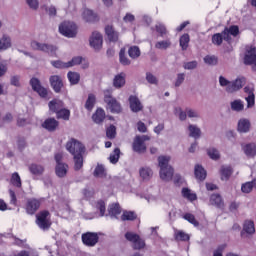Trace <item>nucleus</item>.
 Masks as SVG:
<instances>
[{"label":"nucleus","instance_id":"72a5a7b5","mask_svg":"<svg viewBox=\"0 0 256 256\" xmlns=\"http://www.w3.org/2000/svg\"><path fill=\"white\" fill-rule=\"evenodd\" d=\"M189 136L194 139H199L201 137V128L197 125L190 124L188 126Z\"/></svg>","mask_w":256,"mask_h":256},{"label":"nucleus","instance_id":"1a4fd4ad","mask_svg":"<svg viewBox=\"0 0 256 256\" xmlns=\"http://www.w3.org/2000/svg\"><path fill=\"white\" fill-rule=\"evenodd\" d=\"M89 43L92 49H95V51H100V49L103 47V35H101V33L98 31L92 32L89 38Z\"/></svg>","mask_w":256,"mask_h":256},{"label":"nucleus","instance_id":"6e6552de","mask_svg":"<svg viewBox=\"0 0 256 256\" xmlns=\"http://www.w3.org/2000/svg\"><path fill=\"white\" fill-rule=\"evenodd\" d=\"M125 237L127 241H130V243H133V249L141 250L145 248V240L141 239L139 235L133 232H127L125 234Z\"/></svg>","mask_w":256,"mask_h":256},{"label":"nucleus","instance_id":"4d7b16f0","mask_svg":"<svg viewBox=\"0 0 256 256\" xmlns=\"http://www.w3.org/2000/svg\"><path fill=\"white\" fill-rule=\"evenodd\" d=\"M186 114L189 117V119H199V117H201V114H199V111L191 108L186 109Z\"/></svg>","mask_w":256,"mask_h":256},{"label":"nucleus","instance_id":"a878e982","mask_svg":"<svg viewBox=\"0 0 256 256\" xmlns=\"http://www.w3.org/2000/svg\"><path fill=\"white\" fill-rule=\"evenodd\" d=\"M224 40L229 41V35H233V37H237L239 35V27L238 26H231L230 28H226L223 31Z\"/></svg>","mask_w":256,"mask_h":256},{"label":"nucleus","instance_id":"e433bc0d","mask_svg":"<svg viewBox=\"0 0 256 256\" xmlns=\"http://www.w3.org/2000/svg\"><path fill=\"white\" fill-rule=\"evenodd\" d=\"M243 231L248 235H253L255 233V223L253 220H246L243 225Z\"/></svg>","mask_w":256,"mask_h":256},{"label":"nucleus","instance_id":"b1692460","mask_svg":"<svg viewBox=\"0 0 256 256\" xmlns=\"http://www.w3.org/2000/svg\"><path fill=\"white\" fill-rule=\"evenodd\" d=\"M242 150L247 157H255L256 155V144L249 143L242 146Z\"/></svg>","mask_w":256,"mask_h":256},{"label":"nucleus","instance_id":"13d9d810","mask_svg":"<svg viewBox=\"0 0 256 256\" xmlns=\"http://www.w3.org/2000/svg\"><path fill=\"white\" fill-rule=\"evenodd\" d=\"M119 57H120V63L122 65H131V60L125 57V48H122L120 50Z\"/></svg>","mask_w":256,"mask_h":256},{"label":"nucleus","instance_id":"c756f323","mask_svg":"<svg viewBox=\"0 0 256 256\" xmlns=\"http://www.w3.org/2000/svg\"><path fill=\"white\" fill-rule=\"evenodd\" d=\"M171 39L161 40L155 43V49H159L160 51H167V49H171Z\"/></svg>","mask_w":256,"mask_h":256},{"label":"nucleus","instance_id":"9d476101","mask_svg":"<svg viewBox=\"0 0 256 256\" xmlns=\"http://www.w3.org/2000/svg\"><path fill=\"white\" fill-rule=\"evenodd\" d=\"M245 83H247L245 77H238L237 79L231 82V85L228 88H226V92L237 93V91H241V89L245 87Z\"/></svg>","mask_w":256,"mask_h":256},{"label":"nucleus","instance_id":"423d86ee","mask_svg":"<svg viewBox=\"0 0 256 256\" xmlns=\"http://www.w3.org/2000/svg\"><path fill=\"white\" fill-rule=\"evenodd\" d=\"M145 141H149V136H136L132 144L133 151L136 153H145L147 151V145H145Z\"/></svg>","mask_w":256,"mask_h":256},{"label":"nucleus","instance_id":"bb28decb","mask_svg":"<svg viewBox=\"0 0 256 256\" xmlns=\"http://www.w3.org/2000/svg\"><path fill=\"white\" fill-rule=\"evenodd\" d=\"M105 31L109 41L115 42L119 40V33L115 31L113 26H106Z\"/></svg>","mask_w":256,"mask_h":256},{"label":"nucleus","instance_id":"20e7f679","mask_svg":"<svg viewBox=\"0 0 256 256\" xmlns=\"http://www.w3.org/2000/svg\"><path fill=\"white\" fill-rule=\"evenodd\" d=\"M30 47L34 51H42V53H48V55H55V52L57 51V48L55 46L46 43H41L37 40H33L30 43Z\"/></svg>","mask_w":256,"mask_h":256},{"label":"nucleus","instance_id":"7ed1b4c3","mask_svg":"<svg viewBox=\"0 0 256 256\" xmlns=\"http://www.w3.org/2000/svg\"><path fill=\"white\" fill-rule=\"evenodd\" d=\"M59 32L61 35H64V37H77V25H75L73 22L65 21L60 24Z\"/></svg>","mask_w":256,"mask_h":256},{"label":"nucleus","instance_id":"412c9836","mask_svg":"<svg viewBox=\"0 0 256 256\" xmlns=\"http://www.w3.org/2000/svg\"><path fill=\"white\" fill-rule=\"evenodd\" d=\"M68 171H69V165H67L66 163L56 164L55 173L57 177H60V178L66 177Z\"/></svg>","mask_w":256,"mask_h":256},{"label":"nucleus","instance_id":"ea45409f","mask_svg":"<svg viewBox=\"0 0 256 256\" xmlns=\"http://www.w3.org/2000/svg\"><path fill=\"white\" fill-rule=\"evenodd\" d=\"M82 17L86 20L87 23H91L95 21V19H97V15L93 13L90 9H84Z\"/></svg>","mask_w":256,"mask_h":256},{"label":"nucleus","instance_id":"c03bdc74","mask_svg":"<svg viewBox=\"0 0 256 256\" xmlns=\"http://www.w3.org/2000/svg\"><path fill=\"white\" fill-rule=\"evenodd\" d=\"M204 63L206 65L215 66L219 63V59L215 55H207L204 57Z\"/></svg>","mask_w":256,"mask_h":256},{"label":"nucleus","instance_id":"338daca9","mask_svg":"<svg viewBox=\"0 0 256 256\" xmlns=\"http://www.w3.org/2000/svg\"><path fill=\"white\" fill-rule=\"evenodd\" d=\"M96 209L100 210V217H103L105 215V202L103 200H100L96 203Z\"/></svg>","mask_w":256,"mask_h":256},{"label":"nucleus","instance_id":"052dcab7","mask_svg":"<svg viewBox=\"0 0 256 256\" xmlns=\"http://www.w3.org/2000/svg\"><path fill=\"white\" fill-rule=\"evenodd\" d=\"M117 135V128H115L114 125H111L106 130V136L108 139H115V136Z\"/></svg>","mask_w":256,"mask_h":256},{"label":"nucleus","instance_id":"0e129e2a","mask_svg":"<svg viewBox=\"0 0 256 256\" xmlns=\"http://www.w3.org/2000/svg\"><path fill=\"white\" fill-rule=\"evenodd\" d=\"M146 81H148L151 85H157V83L159 82V80H157V77L151 72L146 73Z\"/></svg>","mask_w":256,"mask_h":256},{"label":"nucleus","instance_id":"69168bd1","mask_svg":"<svg viewBox=\"0 0 256 256\" xmlns=\"http://www.w3.org/2000/svg\"><path fill=\"white\" fill-rule=\"evenodd\" d=\"M231 82L229 81L227 78H225L224 76H220L219 77V85L221 87H225V89H228L229 87H231Z\"/></svg>","mask_w":256,"mask_h":256},{"label":"nucleus","instance_id":"58836bf2","mask_svg":"<svg viewBox=\"0 0 256 256\" xmlns=\"http://www.w3.org/2000/svg\"><path fill=\"white\" fill-rule=\"evenodd\" d=\"M74 157V169L75 171H80L83 169V153L76 154Z\"/></svg>","mask_w":256,"mask_h":256},{"label":"nucleus","instance_id":"49530a36","mask_svg":"<svg viewBox=\"0 0 256 256\" xmlns=\"http://www.w3.org/2000/svg\"><path fill=\"white\" fill-rule=\"evenodd\" d=\"M128 55L131 59H137V57L141 56V50H139V47L137 46H132L128 50Z\"/></svg>","mask_w":256,"mask_h":256},{"label":"nucleus","instance_id":"ddd939ff","mask_svg":"<svg viewBox=\"0 0 256 256\" xmlns=\"http://www.w3.org/2000/svg\"><path fill=\"white\" fill-rule=\"evenodd\" d=\"M41 207V200L30 198L26 202V212L28 215H35V212Z\"/></svg>","mask_w":256,"mask_h":256},{"label":"nucleus","instance_id":"f03ea898","mask_svg":"<svg viewBox=\"0 0 256 256\" xmlns=\"http://www.w3.org/2000/svg\"><path fill=\"white\" fill-rule=\"evenodd\" d=\"M104 102L106 103V109L110 113H121L123 108L121 107V103L113 97L109 92L105 93Z\"/></svg>","mask_w":256,"mask_h":256},{"label":"nucleus","instance_id":"393cba45","mask_svg":"<svg viewBox=\"0 0 256 256\" xmlns=\"http://www.w3.org/2000/svg\"><path fill=\"white\" fill-rule=\"evenodd\" d=\"M220 175L222 181H229V178L233 175V168L231 166H222L220 168Z\"/></svg>","mask_w":256,"mask_h":256},{"label":"nucleus","instance_id":"4468645a","mask_svg":"<svg viewBox=\"0 0 256 256\" xmlns=\"http://www.w3.org/2000/svg\"><path fill=\"white\" fill-rule=\"evenodd\" d=\"M30 85H31L33 91H35L36 93H38L39 96H41V97H43V98L47 97L48 91H47V89H46L45 87H43V86L41 85V81H39V79H37V78H32V79L30 80Z\"/></svg>","mask_w":256,"mask_h":256},{"label":"nucleus","instance_id":"7c9ffc66","mask_svg":"<svg viewBox=\"0 0 256 256\" xmlns=\"http://www.w3.org/2000/svg\"><path fill=\"white\" fill-rule=\"evenodd\" d=\"M160 179L162 181H171L173 179V168L160 169Z\"/></svg>","mask_w":256,"mask_h":256},{"label":"nucleus","instance_id":"f257e3e1","mask_svg":"<svg viewBox=\"0 0 256 256\" xmlns=\"http://www.w3.org/2000/svg\"><path fill=\"white\" fill-rule=\"evenodd\" d=\"M36 224L42 231H47L51 228L52 222H51V213L47 210L40 211L36 215Z\"/></svg>","mask_w":256,"mask_h":256},{"label":"nucleus","instance_id":"e2e57ef3","mask_svg":"<svg viewBox=\"0 0 256 256\" xmlns=\"http://www.w3.org/2000/svg\"><path fill=\"white\" fill-rule=\"evenodd\" d=\"M94 177H105V167L98 165L94 170Z\"/></svg>","mask_w":256,"mask_h":256},{"label":"nucleus","instance_id":"a18cd8bd","mask_svg":"<svg viewBox=\"0 0 256 256\" xmlns=\"http://www.w3.org/2000/svg\"><path fill=\"white\" fill-rule=\"evenodd\" d=\"M108 212L110 217H117V215L121 214V208L118 204H112L110 205Z\"/></svg>","mask_w":256,"mask_h":256},{"label":"nucleus","instance_id":"3c124183","mask_svg":"<svg viewBox=\"0 0 256 256\" xmlns=\"http://www.w3.org/2000/svg\"><path fill=\"white\" fill-rule=\"evenodd\" d=\"M183 219L188 221V223H191L192 225H194V227H199V222L197 221V219H195V215L191 213H187L183 216Z\"/></svg>","mask_w":256,"mask_h":256},{"label":"nucleus","instance_id":"5fc2aeb1","mask_svg":"<svg viewBox=\"0 0 256 256\" xmlns=\"http://www.w3.org/2000/svg\"><path fill=\"white\" fill-rule=\"evenodd\" d=\"M253 189H255L253 181L246 182V183L242 184V186H241L242 193H251V191H253Z\"/></svg>","mask_w":256,"mask_h":256},{"label":"nucleus","instance_id":"a19ab883","mask_svg":"<svg viewBox=\"0 0 256 256\" xmlns=\"http://www.w3.org/2000/svg\"><path fill=\"white\" fill-rule=\"evenodd\" d=\"M67 77L72 85H77L81 81V75L77 72H68Z\"/></svg>","mask_w":256,"mask_h":256},{"label":"nucleus","instance_id":"39448f33","mask_svg":"<svg viewBox=\"0 0 256 256\" xmlns=\"http://www.w3.org/2000/svg\"><path fill=\"white\" fill-rule=\"evenodd\" d=\"M66 149L73 156L85 153V146L75 139H71L66 143Z\"/></svg>","mask_w":256,"mask_h":256},{"label":"nucleus","instance_id":"5701e85b","mask_svg":"<svg viewBox=\"0 0 256 256\" xmlns=\"http://www.w3.org/2000/svg\"><path fill=\"white\" fill-rule=\"evenodd\" d=\"M42 127L44 129H47V131H55V129L59 127V122L54 118H48L44 121V123L42 124Z\"/></svg>","mask_w":256,"mask_h":256},{"label":"nucleus","instance_id":"473e14b6","mask_svg":"<svg viewBox=\"0 0 256 256\" xmlns=\"http://www.w3.org/2000/svg\"><path fill=\"white\" fill-rule=\"evenodd\" d=\"M141 179L143 181H149L153 177V170L149 167H142L139 171Z\"/></svg>","mask_w":256,"mask_h":256},{"label":"nucleus","instance_id":"774afa93","mask_svg":"<svg viewBox=\"0 0 256 256\" xmlns=\"http://www.w3.org/2000/svg\"><path fill=\"white\" fill-rule=\"evenodd\" d=\"M197 65H198L197 61L194 60V61L184 63L183 67L184 69L191 71L193 69H197Z\"/></svg>","mask_w":256,"mask_h":256},{"label":"nucleus","instance_id":"c9c22d12","mask_svg":"<svg viewBox=\"0 0 256 256\" xmlns=\"http://www.w3.org/2000/svg\"><path fill=\"white\" fill-rule=\"evenodd\" d=\"M49 109L53 113H57V111H60V110L63 109V101L57 100V99L50 101L49 102Z\"/></svg>","mask_w":256,"mask_h":256},{"label":"nucleus","instance_id":"680f3d73","mask_svg":"<svg viewBox=\"0 0 256 256\" xmlns=\"http://www.w3.org/2000/svg\"><path fill=\"white\" fill-rule=\"evenodd\" d=\"M82 61H83V57H81V56H76V57L72 58L71 61L67 62L68 68L75 67V65H81Z\"/></svg>","mask_w":256,"mask_h":256},{"label":"nucleus","instance_id":"bf43d9fd","mask_svg":"<svg viewBox=\"0 0 256 256\" xmlns=\"http://www.w3.org/2000/svg\"><path fill=\"white\" fill-rule=\"evenodd\" d=\"M223 39H225V35L223 34V32L221 34H214L212 37V42L214 43V45H221V43H223Z\"/></svg>","mask_w":256,"mask_h":256},{"label":"nucleus","instance_id":"6e6d98bb","mask_svg":"<svg viewBox=\"0 0 256 256\" xmlns=\"http://www.w3.org/2000/svg\"><path fill=\"white\" fill-rule=\"evenodd\" d=\"M85 107L88 111H91L95 107V95L89 94Z\"/></svg>","mask_w":256,"mask_h":256},{"label":"nucleus","instance_id":"4c0bfd02","mask_svg":"<svg viewBox=\"0 0 256 256\" xmlns=\"http://www.w3.org/2000/svg\"><path fill=\"white\" fill-rule=\"evenodd\" d=\"M182 196L188 201H197V194H195V192L191 191L189 188L182 189Z\"/></svg>","mask_w":256,"mask_h":256},{"label":"nucleus","instance_id":"2f4dec72","mask_svg":"<svg viewBox=\"0 0 256 256\" xmlns=\"http://www.w3.org/2000/svg\"><path fill=\"white\" fill-rule=\"evenodd\" d=\"M92 119L94 123H97L98 125L101 124V122L105 120V110L98 108L93 114Z\"/></svg>","mask_w":256,"mask_h":256},{"label":"nucleus","instance_id":"864d4df0","mask_svg":"<svg viewBox=\"0 0 256 256\" xmlns=\"http://www.w3.org/2000/svg\"><path fill=\"white\" fill-rule=\"evenodd\" d=\"M207 153L210 159H213L214 161H217V159H220L221 157V154H219V150H217L216 148H209Z\"/></svg>","mask_w":256,"mask_h":256},{"label":"nucleus","instance_id":"f3484780","mask_svg":"<svg viewBox=\"0 0 256 256\" xmlns=\"http://www.w3.org/2000/svg\"><path fill=\"white\" fill-rule=\"evenodd\" d=\"M209 203L213 207H217V209H223L225 207V202H223V198L219 194H212Z\"/></svg>","mask_w":256,"mask_h":256},{"label":"nucleus","instance_id":"0eeeda50","mask_svg":"<svg viewBox=\"0 0 256 256\" xmlns=\"http://www.w3.org/2000/svg\"><path fill=\"white\" fill-rule=\"evenodd\" d=\"M245 65H252L254 71H256V48L254 46H247L244 56Z\"/></svg>","mask_w":256,"mask_h":256},{"label":"nucleus","instance_id":"8fccbe9b","mask_svg":"<svg viewBox=\"0 0 256 256\" xmlns=\"http://www.w3.org/2000/svg\"><path fill=\"white\" fill-rule=\"evenodd\" d=\"M11 185L14 187H21V176H19V173L15 172L12 174L11 180H10Z\"/></svg>","mask_w":256,"mask_h":256},{"label":"nucleus","instance_id":"37998d69","mask_svg":"<svg viewBox=\"0 0 256 256\" xmlns=\"http://www.w3.org/2000/svg\"><path fill=\"white\" fill-rule=\"evenodd\" d=\"M29 171L32 173V175H42L44 168L43 166L38 164H31L29 167Z\"/></svg>","mask_w":256,"mask_h":256},{"label":"nucleus","instance_id":"4be33fe9","mask_svg":"<svg viewBox=\"0 0 256 256\" xmlns=\"http://www.w3.org/2000/svg\"><path fill=\"white\" fill-rule=\"evenodd\" d=\"M194 175L198 181H205L207 178V171H205L203 166L197 164L194 168Z\"/></svg>","mask_w":256,"mask_h":256},{"label":"nucleus","instance_id":"f8f14e48","mask_svg":"<svg viewBox=\"0 0 256 256\" xmlns=\"http://www.w3.org/2000/svg\"><path fill=\"white\" fill-rule=\"evenodd\" d=\"M244 93H246L245 101L247 102V109L255 107V88L253 86L244 87Z\"/></svg>","mask_w":256,"mask_h":256},{"label":"nucleus","instance_id":"aec40b11","mask_svg":"<svg viewBox=\"0 0 256 256\" xmlns=\"http://www.w3.org/2000/svg\"><path fill=\"white\" fill-rule=\"evenodd\" d=\"M50 84L53 87L54 91L56 93H59L61 91V87H63V80L61 77L54 75L50 77Z\"/></svg>","mask_w":256,"mask_h":256},{"label":"nucleus","instance_id":"cd10ccee","mask_svg":"<svg viewBox=\"0 0 256 256\" xmlns=\"http://www.w3.org/2000/svg\"><path fill=\"white\" fill-rule=\"evenodd\" d=\"M171 161V156H160L158 157V165L160 169H173L169 162Z\"/></svg>","mask_w":256,"mask_h":256},{"label":"nucleus","instance_id":"603ef678","mask_svg":"<svg viewBox=\"0 0 256 256\" xmlns=\"http://www.w3.org/2000/svg\"><path fill=\"white\" fill-rule=\"evenodd\" d=\"M122 221H134L137 219V214L134 212L125 211L121 216Z\"/></svg>","mask_w":256,"mask_h":256},{"label":"nucleus","instance_id":"dca6fc26","mask_svg":"<svg viewBox=\"0 0 256 256\" xmlns=\"http://www.w3.org/2000/svg\"><path fill=\"white\" fill-rule=\"evenodd\" d=\"M130 109L133 113H139V111L143 110V104L137 96H130L129 97Z\"/></svg>","mask_w":256,"mask_h":256},{"label":"nucleus","instance_id":"2eb2a0df","mask_svg":"<svg viewBox=\"0 0 256 256\" xmlns=\"http://www.w3.org/2000/svg\"><path fill=\"white\" fill-rule=\"evenodd\" d=\"M237 131L239 133H249L251 131V121L246 118H242L238 121Z\"/></svg>","mask_w":256,"mask_h":256},{"label":"nucleus","instance_id":"a211bd4d","mask_svg":"<svg viewBox=\"0 0 256 256\" xmlns=\"http://www.w3.org/2000/svg\"><path fill=\"white\" fill-rule=\"evenodd\" d=\"M230 109L235 111V113H241L242 111H245V102L241 99L233 100L230 102Z\"/></svg>","mask_w":256,"mask_h":256},{"label":"nucleus","instance_id":"9b49d317","mask_svg":"<svg viewBox=\"0 0 256 256\" xmlns=\"http://www.w3.org/2000/svg\"><path fill=\"white\" fill-rule=\"evenodd\" d=\"M82 242L87 247H95L99 243V235L93 232H87L82 235Z\"/></svg>","mask_w":256,"mask_h":256},{"label":"nucleus","instance_id":"6ab92c4d","mask_svg":"<svg viewBox=\"0 0 256 256\" xmlns=\"http://www.w3.org/2000/svg\"><path fill=\"white\" fill-rule=\"evenodd\" d=\"M12 45L11 36L4 34L0 38V51H7V49H11Z\"/></svg>","mask_w":256,"mask_h":256},{"label":"nucleus","instance_id":"f704fd0d","mask_svg":"<svg viewBox=\"0 0 256 256\" xmlns=\"http://www.w3.org/2000/svg\"><path fill=\"white\" fill-rule=\"evenodd\" d=\"M114 87L116 89H121V87L125 86V73H120L115 76L114 81H113Z\"/></svg>","mask_w":256,"mask_h":256},{"label":"nucleus","instance_id":"09e8293b","mask_svg":"<svg viewBox=\"0 0 256 256\" xmlns=\"http://www.w3.org/2000/svg\"><path fill=\"white\" fill-rule=\"evenodd\" d=\"M56 115L58 119H64L65 121H69V117L71 115V112L67 109H60V111L56 112Z\"/></svg>","mask_w":256,"mask_h":256},{"label":"nucleus","instance_id":"de8ad7c7","mask_svg":"<svg viewBox=\"0 0 256 256\" xmlns=\"http://www.w3.org/2000/svg\"><path fill=\"white\" fill-rule=\"evenodd\" d=\"M120 155H121V150H119V148H115L113 153L110 154V157H109L110 163L115 165V163L119 161Z\"/></svg>","mask_w":256,"mask_h":256},{"label":"nucleus","instance_id":"79ce46f5","mask_svg":"<svg viewBox=\"0 0 256 256\" xmlns=\"http://www.w3.org/2000/svg\"><path fill=\"white\" fill-rule=\"evenodd\" d=\"M189 41H191L189 34H183L180 37V47L182 51H187V48L189 47Z\"/></svg>","mask_w":256,"mask_h":256},{"label":"nucleus","instance_id":"c85d7f7f","mask_svg":"<svg viewBox=\"0 0 256 256\" xmlns=\"http://www.w3.org/2000/svg\"><path fill=\"white\" fill-rule=\"evenodd\" d=\"M174 239L176 241H189L191 236L183 230H174Z\"/></svg>","mask_w":256,"mask_h":256}]
</instances>
